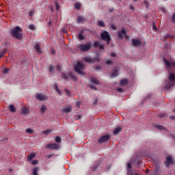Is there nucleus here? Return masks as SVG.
<instances>
[{
  "label": "nucleus",
  "instance_id": "obj_2",
  "mask_svg": "<svg viewBox=\"0 0 175 175\" xmlns=\"http://www.w3.org/2000/svg\"><path fill=\"white\" fill-rule=\"evenodd\" d=\"M78 49H79L81 53H85L87 51H90V49H92V42H88L86 44H81L78 46Z\"/></svg>",
  "mask_w": 175,
  "mask_h": 175
},
{
  "label": "nucleus",
  "instance_id": "obj_4",
  "mask_svg": "<svg viewBox=\"0 0 175 175\" xmlns=\"http://www.w3.org/2000/svg\"><path fill=\"white\" fill-rule=\"evenodd\" d=\"M70 77V79H72V80H73V81H77V77H76L75 75H73V73L72 72H63L62 74V78L64 79V80H69V78Z\"/></svg>",
  "mask_w": 175,
  "mask_h": 175
},
{
  "label": "nucleus",
  "instance_id": "obj_7",
  "mask_svg": "<svg viewBox=\"0 0 175 175\" xmlns=\"http://www.w3.org/2000/svg\"><path fill=\"white\" fill-rule=\"evenodd\" d=\"M46 148L49 150H58L59 146L57 144H49L45 146Z\"/></svg>",
  "mask_w": 175,
  "mask_h": 175
},
{
  "label": "nucleus",
  "instance_id": "obj_18",
  "mask_svg": "<svg viewBox=\"0 0 175 175\" xmlns=\"http://www.w3.org/2000/svg\"><path fill=\"white\" fill-rule=\"evenodd\" d=\"M118 76V69L116 68L113 72L111 75V77L114 79V77H117Z\"/></svg>",
  "mask_w": 175,
  "mask_h": 175
},
{
  "label": "nucleus",
  "instance_id": "obj_51",
  "mask_svg": "<svg viewBox=\"0 0 175 175\" xmlns=\"http://www.w3.org/2000/svg\"><path fill=\"white\" fill-rule=\"evenodd\" d=\"M109 13H113V12H114V9L113 8H109Z\"/></svg>",
  "mask_w": 175,
  "mask_h": 175
},
{
  "label": "nucleus",
  "instance_id": "obj_41",
  "mask_svg": "<svg viewBox=\"0 0 175 175\" xmlns=\"http://www.w3.org/2000/svg\"><path fill=\"white\" fill-rule=\"evenodd\" d=\"M107 65H113V60H107L106 62Z\"/></svg>",
  "mask_w": 175,
  "mask_h": 175
},
{
  "label": "nucleus",
  "instance_id": "obj_3",
  "mask_svg": "<svg viewBox=\"0 0 175 175\" xmlns=\"http://www.w3.org/2000/svg\"><path fill=\"white\" fill-rule=\"evenodd\" d=\"M100 37L102 38V40H104V42H107V44H110V41L111 40V36H110V33L107 31H104L100 33Z\"/></svg>",
  "mask_w": 175,
  "mask_h": 175
},
{
  "label": "nucleus",
  "instance_id": "obj_48",
  "mask_svg": "<svg viewBox=\"0 0 175 175\" xmlns=\"http://www.w3.org/2000/svg\"><path fill=\"white\" fill-rule=\"evenodd\" d=\"M56 5V10H59V4L58 3H55Z\"/></svg>",
  "mask_w": 175,
  "mask_h": 175
},
{
  "label": "nucleus",
  "instance_id": "obj_6",
  "mask_svg": "<svg viewBox=\"0 0 175 175\" xmlns=\"http://www.w3.org/2000/svg\"><path fill=\"white\" fill-rule=\"evenodd\" d=\"M111 139V137L109 135H105L102 136L98 139V143L102 144V143H106V142H109Z\"/></svg>",
  "mask_w": 175,
  "mask_h": 175
},
{
  "label": "nucleus",
  "instance_id": "obj_15",
  "mask_svg": "<svg viewBox=\"0 0 175 175\" xmlns=\"http://www.w3.org/2000/svg\"><path fill=\"white\" fill-rule=\"evenodd\" d=\"M34 49L36 50L38 54H42V49H40V45L39 44H36Z\"/></svg>",
  "mask_w": 175,
  "mask_h": 175
},
{
  "label": "nucleus",
  "instance_id": "obj_30",
  "mask_svg": "<svg viewBox=\"0 0 175 175\" xmlns=\"http://www.w3.org/2000/svg\"><path fill=\"white\" fill-rule=\"evenodd\" d=\"M54 87H55V91H57L58 94H61V90H59V88H58V85L57 84H55Z\"/></svg>",
  "mask_w": 175,
  "mask_h": 175
},
{
  "label": "nucleus",
  "instance_id": "obj_16",
  "mask_svg": "<svg viewBox=\"0 0 175 175\" xmlns=\"http://www.w3.org/2000/svg\"><path fill=\"white\" fill-rule=\"evenodd\" d=\"M72 111V107H67L62 109V113H70Z\"/></svg>",
  "mask_w": 175,
  "mask_h": 175
},
{
  "label": "nucleus",
  "instance_id": "obj_28",
  "mask_svg": "<svg viewBox=\"0 0 175 175\" xmlns=\"http://www.w3.org/2000/svg\"><path fill=\"white\" fill-rule=\"evenodd\" d=\"M78 38H79V40H84V36L83 35V31H82V33H80L78 35Z\"/></svg>",
  "mask_w": 175,
  "mask_h": 175
},
{
  "label": "nucleus",
  "instance_id": "obj_36",
  "mask_svg": "<svg viewBox=\"0 0 175 175\" xmlns=\"http://www.w3.org/2000/svg\"><path fill=\"white\" fill-rule=\"evenodd\" d=\"M75 9H80V8H81V5H80V3H76L75 5Z\"/></svg>",
  "mask_w": 175,
  "mask_h": 175
},
{
  "label": "nucleus",
  "instance_id": "obj_49",
  "mask_svg": "<svg viewBox=\"0 0 175 175\" xmlns=\"http://www.w3.org/2000/svg\"><path fill=\"white\" fill-rule=\"evenodd\" d=\"M98 166H99L98 165H96L93 166L92 170H96V169H98Z\"/></svg>",
  "mask_w": 175,
  "mask_h": 175
},
{
  "label": "nucleus",
  "instance_id": "obj_59",
  "mask_svg": "<svg viewBox=\"0 0 175 175\" xmlns=\"http://www.w3.org/2000/svg\"><path fill=\"white\" fill-rule=\"evenodd\" d=\"M111 57H116V53H112L111 54Z\"/></svg>",
  "mask_w": 175,
  "mask_h": 175
},
{
  "label": "nucleus",
  "instance_id": "obj_34",
  "mask_svg": "<svg viewBox=\"0 0 175 175\" xmlns=\"http://www.w3.org/2000/svg\"><path fill=\"white\" fill-rule=\"evenodd\" d=\"M29 29H31V31H35V29H36V28H35V25H30L29 26Z\"/></svg>",
  "mask_w": 175,
  "mask_h": 175
},
{
  "label": "nucleus",
  "instance_id": "obj_64",
  "mask_svg": "<svg viewBox=\"0 0 175 175\" xmlns=\"http://www.w3.org/2000/svg\"><path fill=\"white\" fill-rule=\"evenodd\" d=\"M137 166H138V167L140 166V161H138V162H137Z\"/></svg>",
  "mask_w": 175,
  "mask_h": 175
},
{
  "label": "nucleus",
  "instance_id": "obj_11",
  "mask_svg": "<svg viewBox=\"0 0 175 175\" xmlns=\"http://www.w3.org/2000/svg\"><path fill=\"white\" fill-rule=\"evenodd\" d=\"M132 42H133V46H134L135 47H139V46H142V41L139 40L133 39Z\"/></svg>",
  "mask_w": 175,
  "mask_h": 175
},
{
  "label": "nucleus",
  "instance_id": "obj_8",
  "mask_svg": "<svg viewBox=\"0 0 175 175\" xmlns=\"http://www.w3.org/2000/svg\"><path fill=\"white\" fill-rule=\"evenodd\" d=\"M127 174L128 175H139L137 173L134 174L132 172V164L131 163H127Z\"/></svg>",
  "mask_w": 175,
  "mask_h": 175
},
{
  "label": "nucleus",
  "instance_id": "obj_12",
  "mask_svg": "<svg viewBox=\"0 0 175 175\" xmlns=\"http://www.w3.org/2000/svg\"><path fill=\"white\" fill-rule=\"evenodd\" d=\"M36 98L38 99V100H47V96H44L43 94H36Z\"/></svg>",
  "mask_w": 175,
  "mask_h": 175
},
{
  "label": "nucleus",
  "instance_id": "obj_52",
  "mask_svg": "<svg viewBox=\"0 0 175 175\" xmlns=\"http://www.w3.org/2000/svg\"><path fill=\"white\" fill-rule=\"evenodd\" d=\"M57 70H58V72H61V67L59 66V65L57 66Z\"/></svg>",
  "mask_w": 175,
  "mask_h": 175
},
{
  "label": "nucleus",
  "instance_id": "obj_35",
  "mask_svg": "<svg viewBox=\"0 0 175 175\" xmlns=\"http://www.w3.org/2000/svg\"><path fill=\"white\" fill-rule=\"evenodd\" d=\"M22 113L23 114H28V109H27V108H23L22 109Z\"/></svg>",
  "mask_w": 175,
  "mask_h": 175
},
{
  "label": "nucleus",
  "instance_id": "obj_60",
  "mask_svg": "<svg viewBox=\"0 0 175 175\" xmlns=\"http://www.w3.org/2000/svg\"><path fill=\"white\" fill-rule=\"evenodd\" d=\"M130 9H131V10H135V7H133V6L131 5V6L130 7Z\"/></svg>",
  "mask_w": 175,
  "mask_h": 175
},
{
  "label": "nucleus",
  "instance_id": "obj_38",
  "mask_svg": "<svg viewBox=\"0 0 175 175\" xmlns=\"http://www.w3.org/2000/svg\"><path fill=\"white\" fill-rule=\"evenodd\" d=\"M94 46L96 49V48H98V47H99L100 46V44L99 42H95L94 43Z\"/></svg>",
  "mask_w": 175,
  "mask_h": 175
},
{
  "label": "nucleus",
  "instance_id": "obj_37",
  "mask_svg": "<svg viewBox=\"0 0 175 175\" xmlns=\"http://www.w3.org/2000/svg\"><path fill=\"white\" fill-rule=\"evenodd\" d=\"M98 24L100 27H105V23L103 21H99Z\"/></svg>",
  "mask_w": 175,
  "mask_h": 175
},
{
  "label": "nucleus",
  "instance_id": "obj_45",
  "mask_svg": "<svg viewBox=\"0 0 175 175\" xmlns=\"http://www.w3.org/2000/svg\"><path fill=\"white\" fill-rule=\"evenodd\" d=\"M111 28L112 29H113V31H116V29H117V27H116V25H111Z\"/></svg>",
  "mask_w": 175,
  "mask_h": 175
},
{
  "label": "nucleus",
  "instance_id": "obj_39",
  "mask_svg": "<svg viewBox=\"0 0 175 175\" xmlns=\"http://www.w3.org/2000/svg\"><path fill=\"white\" fill-rule=\"evenodd\" d=\"M66 95H68V96H70V90H68V89H66L64 90Z\"/></svg>",
  "mask_w": 175,
  "mask_h": 175
},
{
  "label": "nucleus",
  "instance_id": "obj_26",
  "mask_svg": "<svg viewBox=\"0 0 175 175\" xmlns=\"http://www.w3.org/2000/svg\"><path fill=\"white\" fill-rule=\"evenodd\" d=\"M91 81L93 83V84H99V81H98L96 78H92Z\"/></svg>",
  "mask_w": 175,
  "mask_h": 175
},
{
  "label": "nucleus",
  "instance_id": "obj_56",
  "mask_svg": "<svg viewBox=\"0 0 175 175\" xmlns=\"http://www.w3.org/2000/svg\"><path fill=\"white\" fill-rule=\"evenodd\" d=\"M172 66L174 68H175V62L174 61H172Z\"/></svg>",
  "mask_w": 175,
  "mask_h": 175
},
{
  "label": "nucleus",
  "instance_id": "obj_50",
  "mask_svg": "<svg viewBox=\"0 0 175 175\" xmlns=\"http://www.w3.org/2000/svg\"><path fill=\"white\" fill-rule=\"evenodd\" d=\"M99 49H100V50H105V46H103V45L100 44Z\"/></svg>",
  "mask_w": 175,
  "mask_h": 175
},
{
  "label": "nucleus",
  "instance_id": "obj_63",
  "mask_svg": "<svg viewBox=\"0 0 175 175\" xmlns=\"http://www.w3.org/2000/svg\"><path fill=\"white\" fill-rule=\"evenodd\" d=\"M153 29L157 30V27L155 26V25H153Z\"/></svg>",
  "mask_w": 175,
  "mask_h": 175
},
{
  "label": "nucleus",
  "instance_id": "obj_17",
  "mask_svg": "<svg viewBox=\"0 0 175 175\" xmlns=\"http://www.w3.org/2000/svg\"><path fill=\"white\" fill-rule=\"evenodd\" d=\"M35 157H36V154L35 153H32L30 155H28L27 156L28 162H31V161L33 160V158H35Z\"/></svg>",
  "mask_w": 175,
  "mask_h": 175
},
{
  "label": "nucleus",
  "instance_id": "obj_40",
  "mask_svg": "<svg viewBox=\"0 0 175 175\" xmlns=\"http://www.w3.org/2000/svg\"><path fill=\"white\" fill-rule=\"evenodd\" d=\"M93 60L94 61V62L96 61H97V62H99L100 61V58H99V55H98L97 57H96L94 59H93Z\"/></svg>",
  "mask_w": 175,
  "mask_h": 175
},
{
  "label": "nucleus",
  "instance_id": "obj_13",
  "mask_svg": "<svg viewBox=\"0 0 175 175\" xmlns=\"http://www.w3.org/2000/svg\"><path fill=\"white\" fill-rule=\"evenodd\" d=\"M77 21L79 24H81L85 21L84 16H79L77 17Z\"/></svg>",
  "mask_w": 175,
  "mask_h": 175
},
{
  "label": "nucleus",
  "instance_id": "obj_42",
  "mask_svg": "<svg viewBox=\"0 0 175 175\" xmlns=\"http://www.w3.org/2000/svg\"><path fill=\"white\" fill-rule=\"evenodd\" d=\"M165 39L167 40V38H174V36H172L170 34H167V36H165Z\"/></svg>",
  "mask_w": 175,
  "mask_h": 175
},
{
  "label": "nucleus",
  "instance_id": "obj_47",
  "mask_svg": "<svg viewBox=\"0 0 175 175\" xmlns=\"http://www.w3.org/2000/svg\"><path fill=\"white\" fill-rule=\"evenodd\" d=\"M117 91H118V92H124V90H122V88H118V89H117Z\"/></svg>",
  "mask_w": 175,
  "mask_h": 175
},
{
  "label": "nucleus",
  "instance_id": "obj_19",
  "mask_svg": "<svg viewBox=\"0 0 175 175\" xmlns=\"http://www.w3.org/2000/svg\"><path fill=\"white\" fill-rule=\"evenodd\" d=\"M164 63L165 66H167V68H172V63H170V62L167 61V59H163Z\"/></svg>",
  "mask_w": 175,
  "mask_h": 175
},
{
  "label": "nucleus",
  "instance_id": "obj_23",
  "mask_svg": "<svg viewBox=\"0 0 175 175\" xmlns=\"http://www.w3.org/2000/svg\"><path fill=\"white\" fill-rule=\"evenodd\" d=\"M169 80L170 81H175V75L173 73H170Z\"/></svg>",
  "mask_w": 175,
  "mask_h": 175
},
{
  "label": "nucleus",
  "instance_id": "obj_9",
  "mask_svg": "<svg viewBox=\"0 0 175 175\" xmlns=\"http://www.w3.org/2000/svg\"><path fill=\"white\" fill-rule=\"evenodd\" d=\"M174 163L173 162V159H172V157H167V160L165 161L166 167H170V165H173Z\"/></svg>",
  "mask_w": 175,
  "mask_h": 175
},
{
  "label": "nucleus",
  "instance_id": "obj_33",
  "mask_svg": "<svg viewBox=\"0 0 175 175\" xmlns=\"http://www.w3.org/2000/svg\"><path fill=\"white\" fill-rule=\"evenodd\" d=\"M26 132H27V133H30V135H32V133H33V130H32L31 129H27Z\"/></svg>",
  "mask_w": 175,
  "mask_h": 175
},
{
  "label": "nucleus",
  "instance_id": "obj_24",
  "mask_svg": "<svg viewBox=\"0 0 175 175\" xmlns=\"http://www.w3.org/2000/svg\"><path fill=\"white\" fill-rule=\"evenodd\" d=\"M128 83H129L128 79H122L120 81V85H122V86L126 85V84H128Z\"/></svg>",
  "mask_w": 175,
  "mask_h": 175
},
{
  "label": "nucleus",
  "instance_id": "obj_27",
  "mask_svg": "<svg viewBox=\"0 0 175 175\" xmlns=\"http://www.w3.org/2000/svg\"><path fill=\"white\" fill-rule=\"evenodd\" d=\"M51 132H53L52 130H50V129H47V130H45L42 132L43 135H50V133H51Z\"/></svg>",
  "mask_w": 175,
  "mask_h": 175
},
{
  "label": "nucleus",
  "instance_id": "obj_21",
  "mask_svg": "<svg viewBox=\"0 0 175 175\" xmlns=\"http://www.w3.org/2000/svg\"><path fill=\"white\" fill-rule=\"evenodd\" d=\"M154 128L159 129V131L165 130V127H163V126L160 125V124H154Z\"/></svg>",
  "mask_w": 175,
  "mask_h": 175
},
{
  "label": "nucleus",
  "instance_id": "obj_25",
  "mask_svg": "<svg viewBox=\"0 0 175 175\" xmlns=\"http://www.w3.org/2000/svg\"><path fill=\"white\" fill-rule=\"evenodd\" d=\"M10 111H11V113H16V107H14V105H10Z\"/></svg>",
  "mask_w": 175,
  "mask_h": 175
},
{
  "label": "nucleus",
  "instance_id": "obj_44",
  "mask_svg": "<svg viewBox=\"0 0 175 175\" xmlns=\"http://www.w3.org/2000/svg\"><path fill=\"white\" fill-rule=\"evenodd\" d=\"M31 165H38V160H34L31 161Z\"/></svg>",
  "mask_w": 175,
  "mask_h": 175
},
{
  "label": "nucleus",
  "instance_id": "obj_14",
  "mask_svg": "<svg viewBox=\"0 0 175 175\" xmlns=\"http://www.w3.org/2000/svg\"><path fill=\"white\" fill-rule=\"evenodd\" d=\"M83 60L85 62H88V64H94V62H95V60H93V59H91L88 57H84Z\"/></svg>",
  "mask_w": 175,
  "mask_h": 175
},
{
  "label": "nucleus",
  "instance_id": "obj_46",
  "mask_svg": "<svg viewBox=\"0 0 175 175\" xmlns=\"http://www.w3.org/2000/svg\"><path fill=\"white\" fill-rule=\"evenodd\" d=\"M33 14H35V11H30L29 13V15L31 16H33Z\"/></svg>",
  "mask_w": 175,
  "mask_h": 175
},
{
  "label": "nucleus",
  "instance_id": "obj_55",
  "mask_svg": "<svg viewBox=\"0 0 175 175\" xmlns=\"http://www.w3.org/2000/svg\"><path fill=\"white\" fill-rule=\"evenodd\" d=\"M165 114H161L160 115V118H163V117H165Z\"/></svg>",
  "mask_w": 175,
  "mask_h": 175
},
{
  "label": "nucleus",
  "instance_id": "obj_62",
  "mask_svg": "<svg viewBox=\"0 0 175 175\" xmlns=\"http://www.w3.org/2000/svg\"><path fill=\"white\" fill-rule=\"evenodd\" d=\"M94 105H98V100H96L94 103Z\"/></svg>",
  "mask_w": 175,
  "mask_h": 175
},
{
  "label": "nucleus",
  "instance_id": "obj_43",
  "mask_svg": "<svg viewBox=\"0 0 175 175\" xmlns=\"http://www.w3.org/2000/svg\"><path fill=\"white\" fill-rule=\"evenodd\" d=\"M9 72V69L8 68H4L3 70V73L4 75H6V73H8Z\"/></svg>",
  "mask_w": 175,
  "mask_h": 175
},
{
  "label": "nucleus",
  "instance_id": "obj_22",
  "mask_svg": "<svg viewBox=\"0 0 175 175\" xmlns=\"http://www.w3.org/2000/svg\"><path fill=\"white\" fill-rule=\"evenodd\" d=\"M40 109L41 110L42 114H44V113H46V111L47 110V108L46 107L45 105H42V107Z\"/></svg>",
  "mask_w": 175,
  "mask_h": 175
},
{
  "label": "nucleus",
  "instance_id": "obj_61",
  "mask_svg": "<svg viewBox=\"0 0 175 175\" xmlns=\"http://www.w3.org/2000/svg\"><path fill=\"white\" fill-rule=\"evenodd\" d=\"M144 3L146 6H148V2H147L146 1H144Z\"/></svg>",
  "mask_w": 175,
  "mask_h": 175
},
{
  "label": "nucleus",
  "instance_id": "obj_53",
  "mask_svg": "<svg viewBox=\"0 0 175 175\" xmlns=\"http://www.w3.org/2000/svg\"><path fill=\"white\" fill-rule=\"evenodd\" d=\"M90 88H92V90H96V88L92 86V85H90Z\"/></svg>",
  "mask_w": 175,
  "mask_h": 175
},
{
  "label": "nucleus",
  "instance_id": "obj_20",
  "mask_svg": "<svg viewBox=\"0 0 175 175\" xmlns=\"http://www.w3.org/2000/svg\"><path fill=\"white\" fill-rule=\"evenodd\" d=\"M121 131H122V129L121 127H117L116 129H115V130L113 131V134L118 135V133H120V132H121Z\"/></svg>",
  "mask_w": 175,
  "mask_h": 175
},
{
  "label": "nucleus",
  "instance_id": "obj_10",
  "mask_svg": "<svg viewBox=\"0 0 175 175\" xmlns=\"http://www.w3.org/2000/svg\"><path fill=\"white\" fill-rule=\"evenodd\" d=\"M124 35H126V31L124 29H122V31H118V36L119 39H124Z\"/></svg>",
  "mask_w": 175,
  "mask_h": 175
},
{
  "label": "nucleus",
  "instance_id": "obj_58",
  "mask_svg": "<svg viewBox=\"0 0 175 175\" xmlns=\"http://www.w3.org/2000/svg\"><path fill=\"white\" fill-rule=\"evenodd\" d=\"M96 69L97 70H99L100 69V66H96Z\"/></svg>",
  "mask_w": 175,
  "mask_h": 175
},
{
  "label": "nucleus",
  "instance_id": "obj_32",
  "mask_svg": "<svg viewBox=\"0 0 175 175\" xmlns=\"http://www.w3.org/2000/svg\"><path fill=\"white\" fill-rule=\"evenodd\" d=\"M55 142L56 143H61V142H62V139H61V137H56Z\"/></svg>",
  "mask_w": 175,
  "mask_h": 175
},
{
  "label": "nucleus",
  "instance_id": "obj_1",
  "mask_svg": "<svg viewBox=\"0 0 175 175\" xmlns=\"http://www.w3.org/2000/svg\"><path fill=\"white\" fill-rule=\"evenodd\" d=\"M22 31L23 29L20 27L16 26L15 28L11 29V35L14 38H16V39L21 40L23 39V34L20 32Z\"/></svg>",
  "mask_w": 175,
  "mask_h": 175
},
{
  "label": "nucleus",
  "instance_id": "obj_29",
  "mask_svg": "<svg viewBox=\"0 0 175 175\" xmlns=\"http://www.w3.org/2000/svg\"><path fill=\"white\" fill-rule=\"evenodd\" d=\"M8 52V49H5L3 52L0 53V58H2V57H5V54Z\"/></svg>",
  "mask_w": 175,
  "mask_h": 175
},
{
  "label": "nucleus",
  "instance_id": "obj_31",
  "mask_svg": "<svg viewBox=\"0 0 175 175\" xmlns=\"http://www.w3.org/2000/svg\"><path fill=\"white\" fill-rule=\"evenodd\" d=\"M54 69H55V67L54 66L51 65L49 67V72H50V73H53V72H54Z\"/></svg>",
  "mask_w": 175,
  "mask_h": 175
},
{
  "label": "nucleus",
  "instance_id": "obj_54",
  "mask_svg": "<svg viewBox=\"0 0 175 175\" xmlns=\"http://www.w3.org/2000/svg\"><path fill=\"white\" fill-rule=\"evenodd\" d=\"M170 118L171 120H175V116H171L170 117Z\"/></svg>",
  "mask_w": 175,
  "mask_h": 175
},
{
  "label": "nucleus",
  "instance_id": "obj_57",
  "mask_svg": "<svg viewBox=\"0 0 175 175\" xmlns=\"http://www.w3.org/2000/svg\"><path fill=\"white\" fill-rule=\"evenodd\" d=\"M76 106H77V107H80V102H77Z\"/></svg>",
  "mask_w": 175,
  "mask_h": 175
},
{
  "label": "nucleus",
  "instance_id": "obj_5",
  "mask_svg": "<svg viewBox=\"0 0 175 175\" xmlns=\"http://www.w3.org/2000/svg\"><path fill=\"white\" fill-rule=\"evenodd\" d=\"M75 70L79 75H84V72H83V70H84V64H83V63L78 62L75 66Z\"/></svg>",
  "mask_w": 175,
  "mask_h": 175
}]
</instances>
